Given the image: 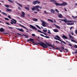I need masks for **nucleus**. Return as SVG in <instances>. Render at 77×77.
<instances>
[{
	"label": "nucleus",
	"mask_w": 77,
	"mask_h": 77,
	"mask_svg": "<svg viewBox=\"0 0 77 77\" xmlns=\"http://www.w3.org/2000/svg\"><path fill=\"white\" fill-rule=\"evenodd\" d=\"M17 5H19V6H20V7H21V8H23V6H22V5H21V4H19V3H17Z\"/></svg>",
	"instance_id": "obj_29"
},
{
	"label": "nucleus",
	"mask_w": 77,
	"mask_h": 77,
	"mask_svg": "<svg viewBox=\"0 0 77 77\" xmlns=\"http://www.w3.org/2000/svg\"><path fill=\"white\" fill-rule=\"evenodd\" d=\"M48 21H50L51 23H53V20L52 19H48Z\"/></svg>",
	"instance_id": "obj_17"
},
{
	"label": "nucleus",
	"mask_w": 77,
	"mask_h": 77,
	"mask_svg": "<svg viewBox=\"0 0 77 77\" xmlns=\"http://www.w3.org/2000/svg\"><path fill=\"white\" fill-rule=\"evenodd\" d=\"M35 14H37L38 13V12H36V11H34V12Z\"/></svg>",
	"instance_id": "obj_58"
},
{
	"label": "nucleus",
	"mask_w": 77,
	"mask_h": 77,
	"mask_svg": "<svg viewBox=\"0 0 77 77\" xmlns=\"http://www.w3.org/2000/svg\"><path fill=\"white\" fill-rule=\"evenodd\" d=\"M68 21H70L71 22H68V23H71V22H72L73 23H74V22H76V21H72L71 20H68Z\"/></svg>",
	"instance_id": "obj_42"
},
{
	"label": "nucleus",
	"mask_w": 77,
	"mask_h": 77,
	"mask_svg": "<svg viewBox=\"0 0 77 77\" xmlns=\"http://www.w3.org/2000/svg\"><path fill=\"white\" fill-rule=\"evenodd\" d=\"M68 5V4L66 2H63L62 4L58 3L57 6H66V5Z\"/></svg>",
	"instance_id": "obj_2"
},
{
	"label": "nucleus",
	"mask_w": 77,
	"mask_h": 77,
	"mask_svg": "<svg viewBox=\"0 0 77 77\" xmlns=\"http://www.w3.org/2000/svg\"><path fill=\"white\" fill-rule=\"evenodd\" d=\"M66 24L67 25H71V23H67Z\"/></svg>",
	"instance_id": "obj_46"
},
{
	"label": "nucleus",
	"mask_w": 77,
	"mask_h": 77,
	"mask_svg": "<svg viewBox=\"0 0 77 77\" xmlns=\"http://www.w3.org/2000/svg\"><path fill=\"white\" fill-rule=\"evenodd\" d=\"M16 29H17L18 30L20 31V32H24V30L22 29H20V28H16Z\"/></svg>",
	"instance_id": "obj_11"
},
{
	"label": "nucleus",
	"mask_w": 77,
	"mask_h": 77,
	"mask_svg": "<svg viewBox=\"0 0 77 77\" xmlns=\"http://www.w3.org/2000/svg\"><path fill=\"white\" fill-rule=\"evenodd\" d=\"M69 45L70 46H71V47L72 46V45H71L70 44H69Z\"/></svg>",
	"instance_id": "obj_62"
},
{
	"label": "nucleus",
	"mask_w": 77,
	"mask_h": 77,
	"mask_svg": "<svg viewBox=\"0 0 77 77\" xmlns=\"http://www.w3.org/2000/svg\"><path fill=\"white\" fill-rule=\"evenodd\" d=\"M59 20H60L61 21H64L66 23L71 22V21H70L69 20H67V19L63 20V19H59Z\"/></svg>",
	"instance_id": "obj_3"
},
{
	"label": "nucleus",
	"mask_w": 77,
	"mask_h": 77,
	"mask_svg": "<svg viewBox=\"0 0 77 77\" xmlns=\"http://www.w3.org/2000/svg\"><path fill=\"white\" fill-rule=\"evenodd\" d=\"M33 3L34 5H36V4H37L38 3V4H39L40 3V2L39 1H38L37 0L36 1H34L33 2Z\"/></svg>",
	"instance_id": "obj_10"
},
{
	"label": "nucleus",
	"mask_w": 77,
	"mask_h": 77,
	"mask_svg": "<svg viewBox=\"0 0 77 77\" xmlns=\"http://www.w3.org/2000/svg\"><path fill=\"white\" fill-rule=\"evenodd\" d=\"M38 19H32L33 21H35V22L38 21Z\"/></svg>",
	"instance_id": "obj_22"
},
{
	"label": "nucleus",
	"mask_w": 77,
	"mask_h": 77,
	"mask_svg": "<svg viewBox=\"0 0 77 77\" xmlns=\"http://www.w3.org/2000/svg\"><path fill=\"white\" fill-rule=\"evenodd\" d=\"M69 36L70 38H71V39H74V37L72 36L71 35L69 34Z\"/></svg>",
	"instance_id": "obj_14"
},
{
	"label": "nucleus",
	"mask_w": 77,
	"mask_h": 77,
	"mask_svg": "<svg viewBox=\"0 0 77 77\" xmlns=\"http://www.w3.org/2000/svg\"><path fill=\"white\" fill-rule=\"evenodd\" d=\"M75 6H77V3H75Z\"/></svg>",
	"instance_id": "obj_63"
},
{
	"label": "nucleus",
	"mask_w": 77,
	"mask_h": 77,
	"mask_svg": "<svg viewBox=\"0 0 77 77\" xmlns=\"http://www.w3.org/2000/svg\"><path fill=\"white\" fill-rule=\"evenodd\" d=\"M6 24H8V25H9V23H8V22H6Z\"/></svg>",
	"instance_id": "obj_60"
},
{
	"label": "nucleus",
	"mask_w": 77,
	"mask_h": 77,
	"mask_svg": "<svg viewBox=\"0 0 77 77\" xmlns=\"http://www.w3.org/2000/svg\"><path fill=\"white\" fill-rule=\"evenodd\" d=\"M36 8H35V7H34L33 8H32V11H35V10H36Z\"/></svg>",
	"instance_id": "obj_26"
},
{
	"label": "nucleus",
	"mask_w": 77,
	"mask_h": 77,
	"mask_svg": "<svg viewBox=\"0 0 77 77\" xmlns=\"http://www.w3.org/2000/svg\"><path fill=\"white\" fill-rule=\"evenodd\" d=\"M47 29H43V32H45V33H46L47 32Z\"/></svg>",
	"instance_id": "obj_30"
},
{
	"label": "nucleus",
	"mask_w": 77,
	"mask_h": 77,
	"mask_svg": "<svg viewBox=\"0 0 77 77\" xmlns=\"http://www.w3.org/2000/svg\"><path fill=\"white\" fill-rule=\"evenodd\" d=\"M38 44L40 45L41 46L43 47V48H47V47H51V48H54V47H53V46L52 45H50L47 43H46V44L47 45L45 44V43L41 42L40 43H38Z\"/></svg>",
	"instance_id": "obj_1"
},
{
	"label": "nucleus",
	"mask_w": 77,
	"mask_h": 77,
	"mask_svg": "<svg viewBox=\"0 0 77 77\" xmlns=\"http://www.w3.org/2000/svg\"><path fill=\"white\" fill-rule=\"evenodd\" d=\"M40 36H43V37H44L45 36L44 35H43V34H40Z\"/></svg>",
	"instance_id": "obj_43"
},
{
	"label": "nucleus",
	"mask_w": 77,
	"mask_h": 77,
	"mask_svg": "<svg viewBox=\"0 0 77 77\" xmlns=\"http://www.w3.org/2000/svg\"><path fill=\"white\" fill-rule=\"evenodd\" d=\"M75 33L76 34V35H77V29L75 30Z\"/></svg>",
	"instance_id": "obj_53"
},
{
	"label": "nucleus",
	"mask_w": 77,
	"mask_h": 77,
	"mask_svg": "<svg viewBox=\"0 0 77 77\" xmlns=\"http://www.w3.org/2000/svg\"><path fill=\"white\" fill-rule=\"evenodd\" d=\"M35 8L36 9H39V6H36L35 7Z\"/></svg>",
	"instance_id": "obj_24"
},
{
	"label": "nucleus",
	"mask_w": 77,
	"mask_h": 77,
	"mask_svg": "<svg viewBox=\"0 0 77 77\" xmlns=\"http://www.w3.org/2000/svg\"><path fill=\"white\" fill-rule=\"evenodd\" d=\"M8 27L10 28L11 29H13V28L12 27H10L9 26Z\"/></svg>",
	"instance_id": "obj_52"
},
{
	"label": "nucleus",
	"mask_w": 77,
	"mask_h": 77,
	"mask_svg": "<svg viewBox=\"0 0 77 77\" xmlns=\"http://www.w3.org/2000/svg\"><path fill=\"white\" fill-rule=\"evenodd\" d=\"M44 13H45V14H50V13H47V11H44Z\"/></svg>",
	"instance_id": "obj_35"
},
{
	"label": "nucleus",
	"mask_w": 77,
	"mask_h": 77,
	"mask_svg": "<svg viewBox=\"0 0 77 77\" xmlns=\"http://www.w3.org/2000/svg\"><path fill=\"white\" fill-rule=\"evenodd\" d=\"M59 50L60 52H63V50H64V48L63 47H61L60 48H59Z\"/></svg>",
	"instance_id": "obj_8"
},
{
	"label": "nucleus",
	"mask_w": 77,
	"mask_h": 77,
	"mask_svg": "<svg viewBox=\"0 0 77 77\" xmlns=\"http://www.w3.org/2000/svg\"><path fill=\"white\" fill-rule=\"evenodd\" d=\"M58 17L60 18H61L63 17V16L61 14H59V15H58Z\"/></svg>",
	"instance_id": "obj_15"
},
{
	"label": "nucleus",
	"mask_w": 77,
	"mask_h": 77,
	"mask_svg": "<svg viewBox=\"0 0 77 77\" xmlns=\"http://www.w3.org/2000/svg\"><path fill=\"white\" fill-rule=\"evenodd\" d=\"M53 31H54V32H59L58 31V30L56 29H54L53 30Z\"/></svg>",
	"instance_id": "obj_21"
},
{
	"label": "nucleus",
	"mask_w": 77,
	"mask_h": 77,
	"mask_svg": "<svg viewBox=\"0 0 77 77\" xmlns=\"http://www.w3.org/2000/svg\"><path fill=\"white\" fill-rule=\"evenodd\" d=\"M22 14L21 15V17H24L25 15H26V14H25V13L23 12H22Z\"/></svg>",
	"instance_id": "obj_12"
},
{
	"label": "nucleus",
	"mask_w": 77,
	"mask_h": 77,
	"mask_svg": "<svg viewBox=\"0 0 77 77\" xmlns=\"http://www.w3.org/2000/svg\"><path fill=\"white\" fill-rule=\"evenodd\" d=\"M65 50H66V52H67V51H68V50L67 49H65Z\"/></svg>",
	"instance_id": "obj_50"
},
{
	"label": "nucleus",
	"mask_w": 77,
	"mask_h": 77,
	"mask_svg": "<svg viewBox=\"0 0 77 77\" xmlns=\"http://www.w3.org/2000/svg\"><path fill=\"white\" fill-rule=\"evenodd\" d=\"M51 13H53V14H54V10L53 9H51Z\"/></svg>",
	"instance_id": "obj_19"
},
{
	"label": "nucleus",
	"mask_w": 77,
	"mask_h": 77,
	"mask_svg": "<svg viewBox=\"0 0 77 77\" xmlns=\"http://www.w3.org/2000/svg\"><path fill=\"white\" fill-rule=\"evenodd\" d=\"M42 33H43V34H44L45 35H46V36H47V33H45L43 32H42Z\"/></svg>",
	"instance_id": "obj_37"
},
{
	"label": "nucleus",
	"mask_w": 77,
	"mask_h": 77,
	"mask_svg": "<svg viewBox=\"0 0 77 77\" xmlns=\"http://www.w3.org/2000/svg\"><path fill=\"white\" fill-rule=\"evenodd\" d=\"M5 7H6L7 8H9V6L8 5H5Z\"/></svg>",
	"instance_id": "obj_44"
},
{
	"label": "nucleus",
	"mask_w": 77,
	"mask_h": 77,
	"mask_svg": "<svg viewBox=\"0 0 77 77\" xmlns=\"http://www.w3.org/2000/svg\"><path fill=\"white\" fill-rule=\"evenodd\" d=\"M50 2H52V3H54V4H55V5H56L57 6L58 5V3H57V2L56 1V0H51L50 1Z\"/></svg>",
	"instance_id": "obj_6"
},
{
	"label": "nucleus",
	"mask_w": 77,
	"mask_h": 77,
	"mask_svg": "<svg viewBox=\"0 0 77 77\" xmlns=\"http://www.w3.org/2000/svg\"><path fill=\"white\" fill-rule=\"evenodd\" d=\"M20 26H21V27H23V28H24L25 29H26V30H28L27 28L26 27H25L24 26L21 25V24H19Z\"/></svg>",
	"instance_id": "obj_16"
},
{
	"label": "nucleus",
	"mask_w": 77,
	"mask_h": 77,
	"mask_svg": "<svg viewBox=\"0 0 77 77\" xmlns=\"http://www.w3.org/2000/svg\"><path fill=\"white\" fill-rule=\"evenodd\" d=\"M23 35V36H25V37H26V38H28L29 37H28V36L26 35Z\"/></svg>",
	"instance_id": "obj_34"
},
{
	"label": "nucleus",
	"mask_w": 77,
	"mask_h": 77,
	"mask_svg": "<svg viewBox=\"0 0 77 77\" xmlns=\"http://www.w3.org/2000/svg\"><path fill=\"white\" fill-rule=\"evenodd\" d=\"M39 8H40V9H42V7H40L39 6Z\"/></svg>",
	"instance_id": "obj_57"
},
{
	"label": "nucleus",
	"mask_w": 77,
	"mask_h": 77,
	"mask_svg": "<svg viewBox=\"0 0 77 77\" xmlns=\"http://www.w3.org/2000/svg\"><path fill=\"white\" fill-rule=\"evenodd\" d=\"M72 35H74V32H71Z\"/></svg>",
	"instance_id": "obj_48"
},
{
	"label": "nucleus",
	"mask_w": 77,
	"mask_h": 77,
	"mask_svg": "<svg viewBox=\"0 0 77 77\" xmlns=\"http://www.w3.org/2000/svg\"><path fill=\"white\" fill-rule=\"evenodd\" d=\"M30 27V28H32L33 30H37V28L33 26L29 25Z\"/></svg>",
	"instance_id": "obj_5"
},
{
	"label": "nucleus",
	"mask_w": 77,
	"mask_h": 77,
	"mask_svg": "<svg viewBox=\"0 0 77 77\" xmlns=\"http://www.w3.org/2000/svg\"><path fill=\"white\" fill-rule=\"evenodd\" d=\"M55 11L56 12H57L58 14H59V11H58V10L57 9H55Z\"/></svg>",
	"instance_id": "obj_39"
},
{
	"label": "nucleus",
	"mask_w": 77,
	"mask_h": 77,
	"mask_svg": "<svg viewBox=\"0 0 77 77\" xmlns=\"http://www.w3.org/2000/svg\"><path fill=\"white\" fill-rule=\"evenodd\" d=\"M48 33L49 34H51V33L50 32V30H48Z\"/></svg>",
	"instance_id": "obj_31"
},
{
	"label": "nucleus",
	"mask_w": 77,
	"mask_h": 77,
	"mask_svg": "<svg viewBox=\"0 0 77 77\" xmlns=\"http://www.w3.org/2000/svg\"><path fill=\"white\" fill-rule=\"evenodd\" d=\"M74 47L76 48H77V45H74Z\"/></svg>",
	"instance_id": "obj_36"
},
{
	"label": "nucleus",
	"mask_w": 77,
	"mask_h": 77,
	"mask_svg": "<svg viewBox=\"0 0 77 77\" xmlns=\"http://www.w3.org/2000/svg\"><path fill=\"white\" fill-rule=\"evenodd\" d=\"M12 20H13V21ZM12 20H11V21H12V22H11V24H14H14H16V23H17V20H15L14 19H12Z\"/></svg>",
	"instance_id": "obj_7"
},
{
	"label": "nucleus",
	"mask_w": 77,
	"mask_h": 77,
	"mask_svg": "<svg viewBox=\"0 0 77 77\" xmlns=\"http://www.w3.org/2000/svg\"><path fill=\"white\" fill-rule=\"evenodd\" d=\"M73 27L72 26V27H71L70 28V30H71V29H72Z\"/></svg>",
	"instance_id": "obj_55"
},
{
	"label": "nucleus",
	"mask_w": 77,
	"mask_h": 77,
	"mask_svg": "<svg viewBox=\"0 0 77 77\" xmlns=\"http://www.w3.org/2000/svg\"><path fill=\"white\" fill-rule=\"evenodd\" d=\"M27 41H30V38L29 39H28Z\"/></svg>",
	"instance_id": "obj_64"
},
{
	"label": "nucleus",
	"mask_w": 77,
	"mask_h": 77,
	"mask_svg": "<svg viewBox=\"0 0 77 77\" xmlns=\"http://www.w3.org/2000/svg\"><path fill=\"white\" fill-rule=\"evenodd\" d=\"M2 13L3 14H4V15H5V13L3 12H2Z\"/></svg>",
	"instance_id": "obj_61"
},
{
	"label": "nucleus",
	"mask_w": 77,
	"mask_h": 77,
	"mask_svg": "<svg viewBox=\"0 0 77 77\" xmlns=\"http://www.w3.org/2000/svg\"><path fill=\"white\" fill-rule=\"evenodd\" d=\"M25 9H27V11H29V8L25 7Z\"/></svg>",
	"instance_id": "obj_33"
},
{
	"label": "nucleus",
	"mask_w": 77,
	"mask_h": 77,
	"mask_svg": "<svg viewBox=\"0 0 77 77\" xmlns=\"http://www.w3.org/2000/svg\"><path fill=\"white\" fill-rule=\"evenodd\" d=\"M60 41H61V42H63V44H66V43H65V42H64L62 40H61Z\"/></svg>",
	"instance_id": "obj_40"
},
{
	"label": "nucleus",
	"mask_w": 77,
	"mask_h": 77,
	"mask_svg": "<svg viewBox=\"0 0 77 77\" xmlns=\"http://www.w3.org/2000/svg\"><path fill=\"white\" fill-rule=\"evenodd\" d=\"M35 26L37 27V28H38L39 29H40V30L41 29V28H40V27L39 26H38V25H36Z\"/></svg>",
	"instance_id": "obj_27"
},
{
	"label": "nucleus",
	"mask_w": 77,
	"mask_h": 77,
	"mask_svg": "<svg viewBox=\"0 0 77 77\" xmlns=\"http://www.w3.org/2000/svg\"><path fill=\"white\" fill-rule=\"evenodd\" d=\"M41 22H42V25L43 27H46V26H47L46 25H45V24H46V23L45 22H44L42 20H41Z\"/></svg>",
	"instance_id": "obj_9"
},
{
	"label": "nucleus",
	"mask_w": 77,
	"mask_h": 77,
	"mask_svg": "<svg viewBox=\"0 0 77 77\" xmlns=\"http://www.w3.org/2000/svg\"><path fill=\"white\" fill-rule=\"evenodd\" d=\"M56 37L57 38H56V37H54V39H56V40H58V41H61V40H60V37H59V36L58 35H56Z\"/></svg>",
	"instance_id": "obj_4"
},
{
	"label": "nucleus",
	"mask_w": 77,
	"mask_h": 77,
	"mask_svg": "<svg viewBox=\"0 0 77 77\" xmlns=\"http://www.w3.org/2000/svg\"><path fill=\"white\" fill-rule=\"evenodd\" d=\"M71 41H72V42H75V43H77V42H76V41H75V40H72V39H71Z\"/></svg>",
	"instance_id": "obj_28"
},
{
	"label": "nucleus",
	"mask_w": 77,
	"mask_h": 77,
	"mask_svg": "<svg viewBox=\"0 0 77 77\" xmlns=\"http://www.w3.org/2000/svg\"><path fill=\"white\" fill-rule=\"evenodd\" d=\"M41 10H39V9H37V12H39V11H41Z\"/></svg>",
	"instance_id": "obj_45"
},
{
	"label": "nucleus",
	"mask_w": 77,
	"mask_h": 77,
	"mask_svg": "<svg viewBox=\"0 0 77 77\" xmlns=\"http://www.w3.org/2000/svg\"><path fill=\"white\" fill-rule=\"evenodd\" d=\"M62 38L63 39H68V37L65 35H63L62 36Z\"/></svg>",
	"instance_id": "obj_13"
},
{
	"label": "nucleus",
	"mask_w": 77,
	"mask_h": 77,
	"mask_svg": "<svg viewBox=\"0 0 77 77\" xmlns=\"http://www.w3.org/2000/svg\"><path fill=\"white\" fill-rule=\"evenodd\" d=\"M56 42L57 44H59V42L58 41H56Z\"/></svg>",
	"instance_id": "obj_56"
},
{
	"label": "nucleus",
	"mask_w": 77,
	"mask_h": 77,
	"mask_svg": "<svg viewBox=\"0 0 77 77\" xmlns=\"http://www.w3.org/2000/svg\"><path fill=\"white\" fill-rule=\"evenodd\" d=\"M32 36H35V34H32Z\"/></svg>",
	"instance_id": "obj_49"
},
{
	"label": "nucleus",
	"mask_w": 77,
	"mask_h": 77,
	"mask_svg": "<svg viewBox=\"0 0 77 77\" xmlns=\"http://www.w3.org/2000/svg\"><path fill=\"white\" fill-rule=\"evenodd\" d=\"M5 20H9V19L7 18H5Z\"/></svg>",
	"instance_id": "obj_47"
},
{
	"label": "nucleus",
	"mask_w": 77,
	"mask_h": 77,
	"mask_svg": "<svg viewBox=\"0 0 77 77\" xmlns=\"http://www.w3.org/2000/svg\"><path fill=\"white\" fill-rule=\"evenodd\" d=\"M6 11H8V12H12V10L11 9H8L6 10Z\"/></svg>",
	"instance_id": "obj_18"
},
{
	"label": "nucleus",
	"mask_w": 77,
	"mask_h": 77,
	"mask_svg": "<svg viewBox=\"0 0 77 77\" xmlns=\"http://www.w3.org/2000/svg\"><path fill=\"white\" fill-rule=\"evenodd\" d=\"M35 45H38V44L36 43H35Z\"/></svg>",
	"instance_id": "obj_59"
},
{
	"label": "nucleus",
	"mask_w": 77,
	"mask_h": 77,
	"mask_svg": "<svg viewBox=\"0 0 77 77\" xmlns=\"http://www.w3.org/2000/svg\"><path fill=\"white\" fill-rule=\"evenodd\" d=\"M30 41H31V42H33V43H35V42H33V39L32 38H30Z\"/></svg>",
	"instance_id": "obj_25"
},
{
	"label": "nucleus",
	"mask_w": 77,
	"mask_h": 77,
	"mask_svg": "<svg viewBox=\"0 0 77 77\" xmlns=\"http://www.w3.org/2000/svg\"><path fill=\"white\" fill-rule=\"evenodd\" d=\"M0 32H4V29H3V28H1L0 29Z\"/></svg>",
	"instance_id": "obj_23"
},
{
	"label": "nucleus",
	"mask_w": 77,
	"mask_h": 77,
	"mask_svg": "<svg viewBox=\"0 0 77 77\" xmlns=\"http://www.w3.org/2000/svg\"><path fill=\"white\" fill-rule=\"evenodd\" d=\"M55 27H56L57 28V29H60V26L57 25H55Z\"/></svg>",
	"instance_id": "obj_20"
},
{
	"label": "nucleus",
	"mask_w": 77,
	"mask_h": 77,
	"mask_svg": "<svg viewBox=\"0 0 77 77\" xmlns=\"http://www.w3.org/2000/svg\"><path fill=\"white\" fill-rule=\"evenodd\" d=\"M74 23H70V25H74Z\"/></svg>",
	"instance_id": "obj_51"
},
{
	"label": "nucleus",
	"mask_w": 77,
	"mask_h": 77,
	"mask_svg": "<svg viewBox=\"0 0 77 77\" xmlns=\"http://www.w3.org/2000/svg\"><path fill=\"white\" fill-rule=\"evenodd\" d=\"M37 31L38 32H39L40 33H42V32L41 31V30H37Z\"/></svg>",
	"instance_id": "obj_32"
},
{
	"label": "nucleus",
	"mask_w": 77,
	"mask_h": 77,
	"mask_svg": "<svg viewBox=\"0 0 77 77\" xmlns=\"http://www.w3.org/2000/svg\"><path fill=\"white\" fill-rule=\"evenodd\" d=\"M44 37L45 38H50V37L49 36H45Z\"/></svg>",
	"instance_id": "obj_41"
},
{
	"label": "nucleus",
	"mask_w": 77,
	"mask_h": 77,
	"mask_svg": "<svg viewBox=\"0 0 77 77\" xmlns=\"http://www.w3.org/2000/svg\"><path fill=\"white\" fill-rule=\"evenodd\" d=\"M8 2H10V3H13V1L11 0H8Z\"/></svg>",
	"instance_id": "obj_38"
},
{
	"label": "nucleus",
	"mask_w": 77,
	"mask_h": 77,
	"mask_svg": "<svg viewBox=\"0 0 77 77\" xmlns=\"http://www.w3.org/2000/svg\"><path fill=\"white\" fill-rule=\"evenodd\" d=\"M8 17L9 18H10V19H11V16H8Z\"/></svg>",
	"instance_id": "obj_54"
}]
</instances>
